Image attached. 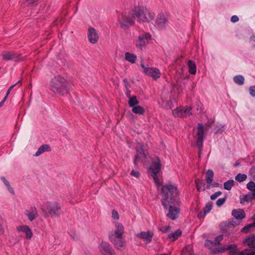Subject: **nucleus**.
<instances>
[{
  "instance_id": "obj_51",
  "label": "nucleus",
  "mask_w": 255,
  "mask_h": 255,
  "mask_svg": "<svg viewBox=\"0 0 255 255\" xmlns=\"http://www.w3.org/2000/svg\"><path fill=\"white\" fill-rule=\"evenodd\" d=\"M123 82L125 84L126 89H129V87H130L129 83L128 82V80L127 79L125 78L123 80Z\"/></svg>"
},
{
  "instance_id": "obj_59",
  "label": "nucleus",
  "mask_w": 255,
  "mask_h": 255,
  "mask_svg": "<svg viewBox=\"0 0 255 255\" xmlns=\"http://www.w3.org/2000/svg\"><path fill=\"white\" fill-rule=\"evenodd\" d=\"M10 91H9V90L8 89L6 93V95L5 96H4V101H6L7 98V97H8V94H9Z\"/></svg>"
},
{
  "instance_id": "obj_9",
  "label": "nucleus",
  "mask_w": 255,
  "mask_h": 255,
  "mask_svg": "<svg viewBox=\"0 0 255 255\" xmlns=\"http://www.w3.org/2000/svg\"><path fill=\"white\" fill-rule=\"evenodd\" d=\"M46 209L51 216H58L61 209L60 205L57 202H47L46 203Z\"/></svg>"
},
{
  "instance_id": "obj_38",
  "label": "nucleus",
  "mask_w": 255,
  "mask_h": 255,
  "mask_svg": "<svg viewBox=\"0 0 255 255\" xmlns=\"http://www.w3.org/2000/svg\"><path fill=\"white\" fill-rule=\"evenodd\" d=\"M247 176L244 174L239 173L235 177V179L239 182H243L246 180Z\"/></svg>"
},
{
  "instance_id": "obj_49",
  "label": "nucleus",
  "mask_w": 255,
  "mask_h": 255,
  "mask_svg": "<svg viewBox=\"0 0 255 255\" xmlns=\"http://www.w3.org/2000/svg\"><path fill=\"white\" fill-rule=\"evenodd\" d=\"M206 213L204 212L203 211H200L199 214H198V218L199 219H201V218H203L205 217V216L206 215Z\"/></svg>"
},
{
  "instance_id": "obj_60",
  "label": "nucleus",
  "mask_w": 255,
  "mask_h": 255,
  "mask_svg": "<svg viewBox=\"0 0 255 255\" xmlns=\"http://www.w3.org/2000/svg\"><path fill=\"white\" fill-rule=\"evenodd\" d=\"M20 81H18L17 83H15L14 84L11 85L9 88H8V90H9V91H10L12 88L17 84Z\"/></svg>"
},
{
  "instance_id": "obj_27",
  "label": "nucleus",
  "mask_w": 255,
  "mask_h": 255,
  "mask_svg": "<svg viewBox=\"0 0 255 255\" xmlns=\"http://www.w3.org/2000/svg\"><path fill=\"white\" fill-rule=\"evenodd\" d=\"M182 232L180 230H177L176 231L169 234L168 236V238L172 242L177 240L179 237L181 236Z\"/></svg>"
},
{
  "instance_id": "obj_33",
  "label": "nucleus",
  "mask_w": 255,
  "mask_h": 255,
  "mask_svg": "<svg viewBox=\"0 0 255 255\" xmlns=\"http://www.w3.org/2000/svg\"><path fill=\"white\" fill-rule=\"evenodd\" d=\"M131 110L134 114H138L139 115H143L145 113V110L144 108L139 105L133 107Z\"/></svg>"
},
{
  "instance_id": "obj_46",
  "label": "nucleus",
  "mask_w": 255,
  "mask_h": 255,
  "mask_svg": "<svg viewBox=\"0 0 255 255\" xmlns=\"http://www.w3.org/2000/svg\"><path fill=\"white\" fill-rule=\"evenodd\" d=\"M170 229V226H166L161 227L160 229V231H161L162 233H167L169 231Z\"/></svg>"
},
{
  "instance_id": "obj_11",
  "label": "nucleus",
  "mask_w": 255,
  "mask_h": 255,
  "mask_svg": "<svg viewBox=\"0 0 255 255\" xmlns=\"http://www.w3.org/2000/svg\"><path fill=\"white\" fill-rule=\"evenodd\" d=\"M99 249L102 255H116L115 251L108 243L102 242Z\"/></svg>"
},
{
  "instance_id": "obj_4",
  "label": "nucleus",
  "mask_w": 255,
  "mask_h": 255,
  "mask_svg": "<svg viewBox=\"0 0 255 255\" xmlns=\"http://www.w3.org/2000/svg\"><path fill=\"white\" fill-rule=\"evenodd\" d=\"M118 21L123 28H127L134 23V17L131 10L128 13H121L118 16Z\"/></svg>"
},
{
  "instance_id": "obj_24",
  "label": "nucleus",
  "mask_w": 255,
  "mask_h": 255,
  "mask_svg": "<svg viewBox=\"0 0 255 255\" xmlns=\"http://www.w3.org/2000/svg\"><path fill=\"white\" fill-rule=\"evenodd\" d=\"M243 242L250 248H255V235L248 237Z\"/></svg>"
},
{
  "instance_id": "obj_40",
  "label": "nucleus",
  "mask_w": 255,
  "mask_h": 255,
  "mask_svg": "<svg viewBox=\"0 0 255 255\" xmlns=\"http://www.w3.org/2000/svg\"><path fill=\"white\" fill-rule=\"evenodd\" d=\"M212 208V203L208 202L206 205L203 208V211L205 212L206 214L209 213Z\"/></svg>"
},
{
  "instance_id": "obj_8",
  "label": "nucleus",
  "mask_w": 255,
  "mask_h": 255,
  "mask_svg": "<svg viewBox=\"0 0 255 255\" xmlns=\"http://www.w3.org/2000/svg\"><path fill=\"white\" fill-rule=\"evenodd\" d=\"M191 108L186 107L183 109L177 108L172 111V115L175 118H184L192 115Z\"/></svg>"
},
{
  "instance_id": "obj_55",
  "label": "nucleus",
  "mask_w": 255,
  "mask_h": 255,
  "mask_svg": "<svg viewBox=\"0 0 255 255\" xmlns=\"http://www.w3.org/2000/svg\"><path fill=\"white\" fill-rule=\"evenodd\" d=\"M126 94L128 99H130V98H132V97L130 96V91L129 89H126Z\"/></svg>"
},
{
  "instance_id": "obj_15",
  "label": "nucleus",
  "mask_w": 255,
  "mask_h": 255,
  "mask_svg": "<svg viewBox=\"0 0 255 255\" xmlns=\"http://www.w3.org/2000/svg\"><path fill=\"white\" fill-rule=\"evenodd\" d=\"M88 37L91 43L95 44L99 40V35L95 28L91 27L88 29Z\"/></svg>"
},
{
  "instance_id": "obj_41",
  "label": "nucleus",
  "mask_w": 255,
  "mask_h": 255,
  "mask_svg": "<svg viewBox=\"0 0 255 255\" xmlns=\"http://www.w3.org/2000/svg\"><path fill=\"white\" fill-rule=\"evenodd\" d=\"M226 198H223L219 199L216 202V205L218 207H221L223 205L225 202H226Z\"/></svg>"
},
{
  "instance_id": "obj_44",
  "label": "nucleus",
  "mask_w": 255,
  "mask_h": 255,
  "mask_svg": "<svg viewBox=\"0 0 255 255\" xmlns=\"http://www.w3.org/2000/svg\"><path fill=\"white\" fill-rule=\"evenodd\" d=\"M249 92L252 97H255V86H251L250 87Z\"/></svg>"
},
{
  "instance_id": "obj_17",
  "label": "nucleus",
  "mask_w": 255,
  "mask_h": 255,
  "mask_svg": "<svg viewBox=\"0 0 255 255\" xmlns=\"http://www.w3.org/2000/svg\"><path fill=\"white\" fill-rule=\"evenodd\" d=\"M168 208H169V211L167 214V216L172 220L177 219L180 212V209L176 207H173L171 204H170Z\"/></svg>"
},
{
  "instance_id": "obj_56",
  "label": "nucleus",
  "mask_w": 255,
  "mask_h": 255,
  "mask_svg": "<svg viewBox=\"0 0 255 255\" xmlns=\"http://www.w3.org/2000/svg\"><path fill=\"white\" fill-rule=\"evenodd\" d=\"M138 157H139V156H138V154H136L135 155L134 160V163L135 165L137 164V161L138 160Z\"/></svg>"
},
{
  "instance_id": "obj_28",
  "label": "nucleus",
  "mask_w": 255,
  "mask_h": 255,
  "mask_svg": "<svg viewBox=\"0 0 255 255\" xmlns=\"http://www.w3.org/2000/svg\"><path fill=\"white\" fill-rule=\"evenodd\" d=\"M51 150V148L48 144L42 145L37 150L35 153V156H39L45 151H49Z\"/></svg>"
},
{
  "instance_id": "obj_22",
  "label": "nucleus",
  "mask_w": 255,
  "mask_h": 255,
  "mask_svg": "<svg viewBox=\"0 0 255 255\" xmlns=\"http://www.w3.org/2000/svg\"><path fill=\"white\" fill-rule=\"evenodd\" d=\"M232 215L235 219L241 221L246 217V213L244 210L241 209H234L232 211Z\"/></svg>"
},
{
  "instance_id": "obj_10",
  "label": "nucleus",
  "mask_w": 255,
  "mask_h": 255,
  "mask_svg": "<svg viewBox=\"0 0 255 255\" xmlns=\"http://www.w3.org/2000/svg\"><path fill=\"white\" fill-rule=\"evenodd\" d=\"M214 172L212 170L208 169L206 172V181L207 182V188L210 189L212 187H217L219 186L218 182H213Z\"/></svg>"
},
{
  "instance_id": "obj_31",
  "label": "nucleus",
  "mask_w": 255,
  "mask_h": 255,
  "mask_svg": "<svg viewBox=\"0 0 255 255\" xmlns=\"http://www.w3.org/2000/svg\"><path fill=\"white\" fill-rule=\"evenodd\" d=\"M189 72L191 74H195L196 73V66L194 62L189 60L188 62Z\"/></svg>"
},
{
  "instance_id": "obj_43",
  "label": "nucleus",
  "mask_w": 255,
  "mask_h": 255,
  "mask_svg": "<svg viewBox=\"0 0 255 255\" xmlns=\"http://www.w3.org/2000/svg\"><path fill=\"white\" fill-rule=\"evenodd\" d=\"M222 194V192L221 191H218L215 193L214 194H212L210 198L211 200H214L216 199L217 197H218L219 196H220Z\"/></svg>"
},
{
  "instance_id": "obj_39",
  "label": "nucleus",
  "mask_w": 255,
  "mask_h": 255,
  "mask_svg": "<svg viewBox=\"0 0 255 255\" xmlns=\"http://www.w3.org/2000/svg\"><path fill=\"white\" fill-rule=\"evenodd\" d=\"M253 227H255V222L248 224V225H246V226H245L241 230V232H242L243 233H248L249 232L250 229Z\"/></svg>"
},
{
  "instance_id": "obj_20",
  "label": "nucleus",
  "mask_w": 255,
  "mask_h": 255,
  "mask_svg": "<svg viewBox=\"0 0 255 255\" xmlns=\"http://www.w3.org/2000/svg\"><path fill=\"white\" fill-rule=\"evenodd\" d=\"M161 169L160 160L158 157H156L155 161L152 164L151 167L148 170L151 171V173H158Z\"/></svg>"
},
{
  "instance_id": "obj_12",
  "label": "nucleus",
  "mask_w": 255,
  "mask_h": 255,
  "mask_svg": "<svg viewBox=\"0 0 255 255\" xmlns=\"http://www.w3.org/2000/svg\"><path fill=\"white\" fill-rule=\"evenodd\" d=\"M151 38V35L148 33H145L142 35H139L136 42V46L139 48L142 49L145 46L148 40Z\"/></svg>"
},
{
  "instance_id": "obj_19",
  "label": "nucleus",
  "mask_w": 255,
  "mask_h": 255,
  "mask_svg": "<svg viewBox=\"0 0 255 255\" xmlns=\"http://www.w3.org/2000/svg\"><path fill=\"white\" fill-rule=\"evenodd\" d=\"M136 237L144 240L146 243L151 242L152 238L153 236V233L151 231L142 232L136 234Z\"/></svg>"
},
{
  "instance_id": "obj_58",
  "label": "nucleus",
  "mask_w": 255,
  "mask_h": 255,
  "mask_svg": "<svg viewBox=\"0 0 255 255\" xmlns=\"http://www.w3.org/2000/svg\"><path fill=\"white\" fill-rule=\"evenodd\" d=\"M7 188L8 189V190H9V191L11 193H14V191H13V189L11 187L10 184L9 185V186H6Z\"/></svg>"
},
{
  "instance_id": "obj_7",
  "label": "nucleus",
  "mask_w": 255,
  "mask_h": 255,
  "mask_svg": "<svg viewBox=\"0 0 255 255\" xmlns=\"http://www.w3.org/2000/svg\"><path fill=\"white\" fill-rule=\"evenodd\" d=\"M241 221L237 220L235 218H232L228 222H223L220 225V229L224 232H228L232 231L234 227L239 225Z\"/></svg>"
},
{
  "instance_id": "obj_63",
  "label": "nucleus",
  "mask_w": 255,
  "mask_h": 255,
  "mask_svg": "<svg viewBox=\"0 0 255 255\" xmlns=\"http://www.w3.org/2000/svg\"><path fill=\"white\" fill-rule=\"evenodd\" d=\"M239 165V163H236L235 164V166H237V165Z\"/></svg>"
},
{
  "instance_id": "obj_57",
  "label": "nucleus",
  "mask_w": 255,
  "mask_h": 255,
  "mask_svg": "<svg viewBox=\"0 0 255 255\" xmlns=\"http://www.w3.org/2000/svg\"><path fill=\"white\" fill-rule=\"evenodd\" d=\"M4 233V229L2 227L1 225V219H0V234H2Z\"/></svg>"
},
{
  "instance_id": "obj_54",
  "label": "nucleus",
  "mask_w": 255,
  "mask_h": 255,
  "mask_svg": "<svg viewBox=\"0 0 255 255\" xmlns=\"http://www.w3.org/2000/svg\"><path fill=\"white\" fill-rule=\"evenodd\" d=\"M1 180L2 181V182L6 186H9V182L6 180V179L4 177H1Z\"/></svg>"
},
{
  "instance_id": "obj_48",
  "label": "nucleus",
  "mask_w": 255,
  "mask_h": 255,
  "mask_svg": "<svg viewBox=\"0 0 255 255\" xmlns=\"http://www.w3.org/2000/svg\"><path fill=\"white\" fill-rule=\"evenodd\" d=\"M37 0H25L27 5L29 6H32Z\"/></svg>"
},
{
  "instance_id": "obj_61",
  "label": "nucleus",
  "mask_w": 255,
  "mask_h": 255,
  "mask_svg": "<svg viewBox=\"0 0 255 255\" xmlns=\"http://www.w3.org/2000/svg\"><path fill=\"white\" fill-rule=\"evenodd\" d=\"M5 101H4V99H3L2 100V101L0 103V107H1V106L3 105V104L4 102Z\"/></svg>"
},
{
  "instance_id": "obj_29",
  "label": "nucleus",
  "mask_w": 255,
  "mask_h": 255,
  "mask_svg": "<svg viewBox=\"0 0 255 255\" xmlns=\"http://www.w3.org/2000/svg\"><path fill=\"white\" fill-rule=\"evenodd\" d=\"M235 255H255V250L246 249L241 251H237Z\"/></svg>"
},
{
  "instance_id": "obj_26",
  "label": "nucleus",
  "mask_w": 255,
  "mask_h": 255,
  "mask_svg": "<svg viewBox=\"0 0 255 255\" xmlns=\"http://www.w3.org/2000/svg\"><path fill=\"white\" fill-rule=\"evenodd\" d=\"M195 184L197 189L198 191L201 192L205 190V184L202 180L199 178L196 179L195 180Z\"/></svg>"
},
{
  "instance_id": "obj_1",
  "label": "nucleus",
  "mask_w": 255,
  "mask_h": 255,
  "mask_svg": "<svg viewBox=\"0 0 255 255\" xmlns=\"http://www.w3.org/2000/svg\"><path fill=\"white\" fill-rule=\"evenodd\" d=\"M161 194L162 197V205L165 209H167L170 204H174L177 202L176 198L178 196L179 192L177 186L169 182L162 186Z\"/></svg>"
},
{
  "instance_id": "obj_47",
  "label": "nucleus",
  "mask_w": 255,
  "mask_h": 255,
  "mask_svg": "<svg viewBox=\"0 0 255 255\" xmlns=\"http://www.w3.org/2000/svg\"><path fill=\"white\" fill-rule=\"evenodd\" d=\"M131 175L134 176L136 178L139 177L140 173L138 171L132 170L130 173Z\"/></svg>"
},
{
  "instance_id": "obj_52",
  "label": "nucleus",
  "mask_w": 255,
  "mask_h": 255,
  "mask_svg": "<svg viewBox=\"0 0 255 255\" xmlns=\"http://www.w3.org/2000/svg\"><path fill=\"white\" fill-rule=\"evenodd\" d=\"M228 249L230 250H236L237 249V246L235 245H231L228 246Z\"/></svg>"
},
{
  "instance_id": "obj_34",
  "label": "nucleus",
  "mask_w": 255,
  "mask_h": 255,
  "mask_svg": "<svg viewBox=\"0 0 255 255\" xmlns=\"http://www.w3.org/2000/svg\"><path fill=\"white\" fill-rule=\"evenodd\" d=\"M139 104V101L137 100V98L135 96H132V98H130L128 99V104L129 107L133 108Z\"/></svg>"
},
{
  "instance_id": "obj_16",
  "label": "nucleus",
  "mask_w": 255,
  "mask_h": 255,
  "mask_svg": "<svg viewBox=\"0 0 255 255\" xmlns=\"http://www.w3.org/2000/svg\"><path fill=\"white\" fill-rule=\"evenodd\" d=\"M2 59L6 61L13 60L17 61L21 60L19 58V55L13 52L9 51H4L2 53Z\"/></svg>"
},
{
  "instance_id": "obj_62",
  "label": "nucleus",
  "mask_w": 255,
  "mask_h": 255,
  "mask_svg": "<svg viewBox=\"0 0 255 255\" xmlns=\"http://www.w3.org/2000/svg\"><path fill=\"white\" fill-rule=\"evenodd\" d=\"M252 219L253 221H255V214L252 216Z\"/></svg>"
},
{
  "instance_id": "obj_2",
  "label": "nucleus",
  "mask_w": 255,
  "mask_h": 255,
  "mask_svg": "<svg viewBox=\"0 0 255 255\" xmlns=\"http://www.w3.org/2000/svg\"><path fill=\"white\" fill-rule=\"evenodd\" d=\"M69 84L67 80L61 76L54 77L50 81V90L55 94L63 96L68 93Z\"/></svg>"
},
{
  "instance_id": "obj_32",
  "label": "nucleus",
  "mask_w": 255,
  "mask_h": 255,
  "mask_svg": "<svg viewBox=\"0 0 255 255\" xmlns=\"http://www.w3.org/2000/svg\"><path fill=\"white\" fill-rule=\"evenodd\" d=\"M254 199H255V194L249 193L244 196L243 198L241 199V203H243L245 202H250Z\"/></svg>"
},
{
  "instance_id": "obj_18",
  "label": "nucleus",
  "mask_w": 255,
  "mask_h": 255,
  "mask_svg": "<svg viewBox=\"0 0 255 255\" xmlns=\"http://www.w3.org/2000/svg\"><path fill=\"white\" fill-rule=\"evenodd\" d=\"M18 232H23L25 234V238L30 240L32 238L33 234L31 229L26 225L19 226L16 227Z\"/></svg>"
},
{
  "instance_id": "obj_42",
  "label": "nucleus",
  "mask_w": 255,
  "mask_h": 255,
  "mask_svg": "<svg viewBox=\"0 0 255 255\" xmlns=\"http://www.w3.org/2000/svg\"><path fill=\"white\" fill-rule=\"evenodd\" d=\"M112 218L116 220H118L119 219V215L117 210H113L112 211Z\"/></svg>"
},
{
  "instance_id": "obj_14",
  "label": "nucleus",
  "mask_w": 255,
  "mask_h": 255,
  "mask_svg": "<svg viewBox=\"0 0 255 255\" xmlns=\"http://www.w3.org/2000/svg\"><path fill=\"white\" fill-rule=\"evenodd\" d=\"M109 239L118 250H123L125 248L126 244L123 237L118 238L113 237L112 238H109Z\"/></svg>"
},
{
  "instance_id": "obj_50",
  "label": "nucleus",
  "mask_w": 255,
  "mask_h": 255,
  "mask_svg": "<svg viewBox=\"0 0 255 255\" xmlns=\"http://www.w3.org/2000/svg\"><path fill=\"white\" fill-rule=\"evenodd\" d=\"M239 20V18L238 16L235 15L231 17V21L233 22H236Z\"/></svg>"
},
{
  "instance_id": "obj_21",
  "label": "nucleus",
  "mask_w": 255,
  "mask_h": 255,
  "mask_svg": "<svg viewBox=\"0 0 255 255\" xmlns=\"http://www.w3.org/2000/svg\"><path fill=\"white\" fill-rule=\"evenodd\" d=\"M25 215L30 221H33L37 216L38 212L36 207H32L25 211Z\"/></svg>"
},
{
  "instance_id": "obj_53",
  "label": "nucleus",
  "mask_w": 255,
  "mask_h": 255,
  "mask_svg": "<svg viewBox=\"0 0 255 255\" xmlns=\"http://www.w3.org/2000/svg\"><path fill=\"white\" fill-rule=\"evenodd\" d=\"M223 239V237L222 235L218 236L217 237H216L215 242L217 243H219V242L221 241V240H222Z\"/></svg>"
},
{
  "instance_id": "obj_5",
  "label": "nucleus",
  "mask_w": 255,
  "mask_h": 255,
  "mask_svg": "<svg viewBox=\"0 0 255 255\" xmlns=\"http://www.w3.org/2000/svg\"><path fill=\"white\" fill-rule=\"evenodd\" d=\"M141 66L143 69V73L146 75L152 77L154 80H157L160 78L161 73L157 68L146 67L143 63H141Z\"/></svg>"
},
{
  "instance_id": "obj_13",
  "label": "nucleus",
  "mask_w": 255,
  "mask_h": 255,
  "mask_svg": "<svg viewBox=\"0 0 255 255\" xmlns=\"http://www.w3.org/2000/svg\"><path fill=\"white\" fill-rule=\"evenodd\" d=\"M116 229L114 233H112L109 235V238L113 237L115 238H121L123 237L124 233V227L123 225L119 223H117L115 225Z\"/></svg>"
},
{
  "instance_id": "obj_6",
  "label": "nucleus",
  "mask_w": 255,
  "mask_h": 255,
  "mask_svg": "<svg viewBox=\"0 0 255 255\" xmlns=\"http://www.w3.org/2000/svg\"><path fill=\"white\" fill-rule=\"evenodd\" d=\"M204 126L202 124L199 123L198 124L196 145L199 150V154L203 148V136L204 134Z\"/></svg>"
},
{
  "instance_id": "obj_37",
  "label": "nucleus",
  "mask_w": 255,
  "mask_h": 255,
  "mask_svg": "<svg viewBox=\"0 0 255 255\" xmlns=\"http://www.w3.org/2000/svg\"><path fill=\"white\" fill-rule=\"evenodd\" d=\"M158 173H151V175L152 177L153 180L157 187H159L161 185L162 182L160 181V179L158 178L157 176Z\"/></svg>"
},
{
  "instance_id": "obj_25",
  "label": "nucleus",
  "mask_w": 255,
  "mask_h": 255,
  "mask_svg": "<svg viewBox=\"0 0 255 255\" xmlns=\"http://www.w3.org/2000/svg\"><path fill=\"white\" fill-rule=\"evenodd\" d=\"M125 59L130 63L134 64L136 62L137 57L135 54L127 52L125 53Z\"/></svg>"
},
{
  "instance_id": "obj_3",
  "label": "nucleus",
  "mask_w": 255,
  "mask_h": 255,
  "mask_svg": "<svg viewBox=\"0 0 255 255\" xmlns=\"http://www.w3.org/2000/svg\"><path fill=\"white\" fill-rule=\"evenodd\" d=\"M131 11L134 18L136 17L137 20L139 22L149 21L154 17V14L143 6L135 7Z\"/></svg>"
},
{
  "instance_id": "obj_35",
  "label": "nucleus",
  "mask_w": 255,
  "mask_h": 255,
  "mask_svg": "<svg viewBox=\"0 0 255 255\" xmlns=\"http://www.w3.org/2000/svg\"><path fill=\"white\" fill-rule=\"evenodd\" d=\"M233 80L236 84L241 86L244 84L245 78L242 75H238L234 77Z\"/></svg>"
},
{
  "instance_id": "obj_36",
  "label": "nucleus",
  "mask_w": 255,
  "mask_h": 255,
  "mask_svg": "<svg viewBox=\"0 0 255 255\" xmlns=\"http://www.w3.org/2000/svg\"><path fill=\"white\" fill-rule=\"evenodd\" d=\"M234 185V181L233 179H230L224 183V188L226 190H230Z\"/></svg>"
},
{
  "instance_id": "obj_23",
  "label": "nucleus",
  "mask_w": 255,
  "mask_h": 255,
  "mask_svg": "<svg viewBox=\"0 0 255 255\" xmlns=\"http://www.w3.org/2000/svg\"><path fill=\"white\" fill-rule=\"evenodd\" d=\"M167 22V19L163 14H159L158 15L155 24L156 26L159 28H162L165 26Z\"/></svg>"
},
{
  "instance_id": "obj_45",
  "label": "nucleus",
  "mask_w": 255,
  "mask_h": 255,
  "mask_svg": "<svg viewBox=\"0 0 255 255\" xmlns=\"http://www.w3.org/2000/svg\"><path fill=\"white\" fill-rule=\"evenodd\" d=\"M250 176L254 179H255V167H252L249 171Z\"/></svg>"
},
{
  "instance_id": "obj_30",
  "label": "nucleus",
  "mask_w": 255,
  "mask_h": 255,
  "mask_svg": "<svg viewBox=\"0 0 255 255\" xmlns=\"http://www.w3.org/2000/svg\"><path fill=\"white\" fill-rule=\"evenodd\" d=\"M181 255H195L193 247L188 245L186 246L182 251Z\"/></svg>"
}]
</instances>
